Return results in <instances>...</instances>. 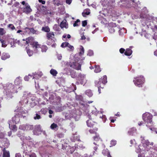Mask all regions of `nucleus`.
<instances>
[{"mask_svg":"<svg viewBox=\"0 0 157 157\" xmlns=\"http://www.w3.org/2000/svg\"><path fill=\"white\" fill-rule=\"evenodd\" d=\"M22 86L18 87V86L12 84L11 83H8L4 87L3 91V97L6 99H9L13 97V94L15 93H17L18 90H21Z\"/></svg>","mask_w":157,"mask_h":157,"instance_id":"nucleus-1","label":"nucleus"},{"mask_svg":"<svg viewBox=\"0 0 157 157\" xmlns=\"http://www.w3.org/2000/svg\"><path fill=\"white\" fill-rule=\"evenodd\" d=\"M62 64H63L64 67L63 70V74H67L70 71V67L77 70H80L81 68V64L78 62H76L71 63L63 61Z\"/></svg>","mask_w":157,"mask_h":157,"instance_id":"nucleus-2","label":"nucleus"},{"mask_svg":"<svg viewBox=\"0 0 157 157\" xmlns=\"http://www.w3.org/2000/svg\"><path fill=\"white\" fill-rule=\"evenodd\" d=\"M82 114L80 110H76L74 108L71 110H69L68 113H66L65 116L66 119H70L73 118L76 121H78L80 118V116Z\"/></svg>","mask_w":157,"mask_h":157,"instance_id":"nucleus-3","label":"nucleus"},{"mask_svg":"<svg viewBox=\"0 0 157 157\" xmlns=\"http://www.w3.org/2000/svg\"><path fill=\"white\" fill-rule=\"evenodd\" d=\"M22 99L24 100H21L19 102V104L23 103L24 105H26L28 101L30 102V105L31 107H34L36 105L34 100L35 99V98L32 97V95L30 94H24L22 97Z\"/></svg>","mask_w":157,"mask_h":157,"instance_id":"nucleus-4","label":"nucleus"},{"mask_svg":"<svg viewBox=\"0 0 157 157\" xmlns=\"http://www.w3.org/2000/svg\"><path fill=\"white\" fill-rule=\"evenodd\" d=\"M120 1L123 6L127 7H133L136 10V11L140 12V11L141 8L137 6L133 0H120Z\"/></svg>","mask_w":157,"mask_h":157,"instance_id":"nucleus-5","label":"nucleus"},{"mask_svg":"<svg viewBox=\"0 0 157 157\" xmlns=\"http://www.w3.org/2000/svg\"><path fill=\"white\" fill-rule=\"evenodd\" d=\"M76 98L77 101H78L80 108L85 112H89V105L85 103L84 101L83 97L82 95H77L76 96Z\"/></svg>","mask_w":157,"mask_h":157,"instance_id":"nucleus-6","label":"nucleus"},{"mask_svg":"<svg viewBox=\"0 0 157 157\" xmlns=\"http://www.w3.org/2000/svg\"><path fill=\"white\" fill-rule=\"evenodd\" d=\"M152 115L148 112H146L143 115V119L145 123H147L146 126L150 127L153 125L152 121Z\"/></svg>","mask_w":157,"mask_h":157,"instance_id":"nucleus-7","label":"nucleus"},{"mask_svg":"<svg viewBox=\"0 0 157 157\" xmlns=\"http://www.w3.org/2000/svg\"><path fill=\"white\" fill-rule=\"evenodd\" d=\"M115 0H104L101 1L100 2L103 6L107 7V9L113 8L115 4Z\"/></svg>","mask_w":157,"mask_h":157,"instance_id":"nucleus-8","label":"nucleus"},{"mask_svg":"<svg viewBox=\"0 0 157 157\" xmlns=\"http://www.w3.org/2000/svg\"><path fill=\"white\" fill-rule=\"evenodd\" d=\"M26 43L27 44H29L32 45L33 48H39L40 47V45L38 44L36 42H34L33 38L32 37H30L26 39Z\"/></svg>","mask_w":157,"mask_h":157,"instance_id":"nucleus-9","label":"nucleus"},{"mask_svg":"<svg viewBox=\"0 0 157 157\" xmlns=\"http://www.w3.org/2000/svg\"><path fill=\"white\" fill-rule=\"evenodd\" d=\"M144 78L142 76L137 77L134 78L133 82L135 86L139 87L142 86V84L144 83Z\"/></svg>","mask_w":157,"mask_h":157,"instance_id":"nucleus-10","label":"nucleus"},{"mask_svg":"<svg viewBox=\"0 0 157 157\" xmlns=\"http://www.w3.org/2000/svg\"><path fill=\"white\" fill-rule=\"evenodd\" d=\"M77 80L80 84L84 85L87 82L86 75L81 73H79L77 77Z\"/></svg>","mask_w":157,"mask_h":157,"instance_id":"nucleus-11","label":"nucleus"},{"mask_svg":"<svg viewBox=\"0 0 157 157\" xmlns=\"http://www.w3.org/2000/svg\"><path fill=\"white\" fill-rule=\"evenodd\" d=\"M109 26V31L111 33H113L116 30H118L119 29V26L118 25H117L115 23L113 22L110 23Z\"/></svg>","mask_w":157,"mask_h":157,"instance_id":"nucleus-12","label":"nucleus"},{"mask_svg":"<svg viewBox=\"0 0 157 157\" xmlns=\"http://www.w3.org/2000/svg\"><path fill=\"white\" fill-rule=\"evenodd\" d=\"M23 104V103H22L21 104L19 103V106L20 107H18L17 109V111L18 112L19 114L22 115V116H24L23 114L27 113V110L29 109H27V108L26 109L27 110L24 109H23V107H22Z\"/></svg>","mask_w":157,"mask_h":157,"instance_id":"nucleus-13","label":"nucleus"},{"mask_svg":"<svg viewBox=\"0 0 157 157\" xmlns=\"http://www.w3.org/2000/svg\"><path fill=\"white\" fill-rule=\"evenodd\" d=\"M33 128V125L29 124H26L20 125L19 126V129L23 131H25L32 130Z\"/></svg>","mask_w":157,"mask_h":157,"instance_id":"nucleus-14","label":"nucleus"},{"mask_svg":"<svg viewBox=\"0 0 157 157\" xmlns=\"http://www.w3.org/2000/svg\"><path fill=\"white\" fill-rule=\"evenodd\" d=\"M43 74L41 71H39L36 73H33V79H38L40 78L42 75Z\"/></svg>","mask_w":157,"mask_h":157,"instance_id":"nucleus-15","label":"nucleus"},{"mask_svg":"<svg viewBox=\"0 0 157 157\" xmlns=\"http://www.w3.org/2000/svg\"><path fill=\"white\" fill-rule=\"evenodd\" d=\"M25 31L27 32L28 31H29V33H33V34H39L40 32L37 30H35L33 28H29L28 27L25 28Z\"/></svg>","mask_w":157,"mask_h":157,"instance_id":"nucleus-16","label":"nucleus"},{"mask_svg":"<svg viewBox=\"0 0 157 157\" xmlns=\"http://www.w3.org/2000/svg\"><path fill=\"white\" fill-rule=\"evenodd\" d=\"M141 138H142L141 140V143L143 144L144 146V147H145V145H146V146H149V145H152L153 144V143L151 142L150 143L148 140H145L144 137H143L141 136Z\"/></svg>","mask_w":157,"mask_h":157,"instance_id":"nucleus-17","label":"nucleus"},{"mask_svg":"<svg viewBox=\"0 0 157 157\" xmlns=\"http://www.w3.org/2000/svg\"><path fill=\"white\" fill-rule=\"evenodd\" d=\"M144 150L145 154L148 152V153L149 155H152L153 154V149L149 146H146L145 147H144Z\"/></svg>","mask_w":157,"mask_h":157,"instance_id":"nucleus-18","label":"nucleus"},{"mask_svg":"<svg viewBox=\"0 0 157 157\" xmlns=\"http://www.w3.org/2000/svg\"><path fill=\"white\" fill-rule=\"evenodd\" d=\"M88 113L86 112L87 116L88 117L90 120H87L86 121V124L87 126L89 127H91L93 126V121L91 120V116L89 115V113Z\"/></svg>","mask_w":157,"mask_h":157,"instance_id":"nucleus-19","label":"nucleus"},{"mask_svg":"<svg viewBox=\"0 0 157 157\" xmlns=\"http://www.w3.org/2000/svg\"><path fill=\"white\" fill-rule=\"evenodd\" d=\"M35 129L33 131V133L34 135H39L40 134L41 132H42V131L41 130L40 125H38L36 126Z\"/></svg>","mask_w":157,"mask_h":157,"instance_id":"nucleus-20","label":"nucleus"},{"mask_svg":"<svg viewBox=\"0 0 157 157\" xmlns=\"http://www.w3.org/2000/svg\"><path fill=\"white\" fill-rule=\"evenodd\" d=\"M32 10L30 8V6L28 3L25 4V7L23 9V12L26 13H28L32 11Z\"/></svg>","mask_w":157,"mask_h":157,"instance_id":"nucleus-21","label":"nucleus"},{"mask_svg":"<svg viewBox=\"0 0 157 157\" xmlns=\"http://www.w3.org/2000/svg\"><path fill=\"white\" fill-rule=\"evenodd\" d=\"M11 121V122H13V123L17 124L20 121V118L18 115H16L12 118V120L10 121Z\"/></svg>","mask_w":157,"mask_h":157,"instance_id":"nucleus-22","label":"nucleus"},{"mask_svg":"<svg viewBox=\"0 0 157 157\" xmlns=\"http://www.w3.org/2000/svg\"><path fill=\"white\" fill-rule=\"evenodd\" d=\"M0 148L1 149V150H2L3 155V157H10V153L8 151H6L5 150V148L3 149L2 148V147L0 146Z\"/></svg>","mask_w":157,"mask_h":157,"instance_id":"nucleus-23","label":"nucleus"},{"mask_svg":"<svg viewBox=\"0 0 157 157\" xmlns=\"http://www.w3.org/2000/svg\"><path fill=\"white\" fill-rule=\"evenodd\" d=\"M60 27L61 28H65L67 29L68 28V25L66 20H64L61 22L60 24Z\"/></svg>","mask_w":157,"mask_h":157,"instance_id":"nucleus-24","label":"nucleus"},{"mask_svg":"<svg viewBox=\"0 0 157 157\" xmlns=\"http://www.w3.org/2000/svg\"><path fill=\"white\" fill-rule=\"evenodd\" d=\"M8 124H9L10 129L14 131H16L17 129V127L15 125H12L11 121H8Z\"/></svg>","mask_w":157,"mask_h":157,"instance_id":"nucleus-25","label":"nucleus"},{"mask_svg":"<svg viewBox=\"0 0 157 157\" xmlns=\"http://www.w3.org/2000/svg\"><path fill=\"white\" fill-rule=\"evenodd\" d=\"M147 8L146 7H144L142 9H141V14L140 15V17L142 18L144 17V15H145V13H147Z\"/></svg>","mask_w":157,"mask_h":157,"instance_id":"nucleus-26","label":"nucleus"},{"mask_svg":"<svg viewBox=\"0 0 157 157\" xmlns=\"http://www.w3.org/2000/svg\"><path fill=\"white\" fill-rule=\"evenodd\" d=\"M22 80L21 78L20 77H18L16 78L14 81V83L15 85L16 86L19 85L21 83Z\"/></svg>","mask_w":157,"mask_h":157,"instance_id":"nucleus-27","label":"nucleus"},{"mask_svg":"<svg viewBox=\"0 0 157 157\" xmlns=\"http://www.w3.org/2000/svg\"><path fill=\"white\" fill-rule=\"evenodd\" d=\"M136 131L135 128H133L129 129L128 132V134L130 135L133 136L134 135Z\"/></svg>","mask_w":157,"mask_h":157,"instance_id":"nucleus-28","label":"nucleus"},{"mask_svg":"<svg viewBox=\"0 0 157 157\" xmlns=\"http://www.w3.org/2000/svg\"><path fill=\"white\" fill-rule=\"evenodd\" d=\"M94 142H95L96 143L98 144L99 142H101V140L99 136V135L97 134H96L95 136L93 137Z\"/></svg>","mask_w":157,"mask_h":157,"instance_id":"nucleus-29","label":"nucleus"},{"mask_svg":"<svg viewBox=\"0 0 157 157\" xmlns=\"http://www.w3.org/2000/svg\"><path fill=\"white\" fill-rule=\"evenodd\" d=\"M71 140L73 142H75L76 141H80L79 136V135H74V136L71 138Z\"/></svg>","mask_w":157,"mask_h":157,"instance_id":"nucleus-30","label":"nucleus"},{"mask_svg":"<svg viewBox=\"0 0 157 157\" xmlns=\"http://www.w3.org/2000/svg\"><path fill=\"white\" fill-rule=\"evenodd\" d=\"M10 57V55L8 53H3L1 56V59L2 60H5Z\"/></svg>","mask_w":157,"mask_h":157,"instance_id":"nucleus-31","label":"nucleus"},{"mask_svg":"<svg viewBox=\"0 0 157 157\" xmlns=\"http://www.w3.org/2000/svg\"><path fill=\"white\" fill-rule=\"evenodd\" d=\"M54 34L53 32H50L47 33V36L48 38V39L49 40H52V38L54 37Z\"/></svg>","mask_w":157,"mask_h":157,"instance_id":"nucleus-32","label":"nucleus"},{"mask_svg":"<svg viewBox=\"0 0 157 157\" xmlns=\"http://www.w3.org/2000/svg\"><path fill=\"white\" fill-rule=\"evenodd\" d=\"M119 34L120 36H122L125 33H126V31L124 28H121L118 30Z\"/></svg>","mask_w":157,"mask_h":157,"instance_id":"nucleus-33","label":"nucleus"},{"mask_svg":"<svg viewBox=\"0 0 157 157\" xmlns=\"http://www.w3.org/2000/svg\"><path fill=\"white\" fill-rule=\"evenodd\" d=\"M132 53V51L130 48H127L124 52V54L127 56H130Z\"/></svg>","mask_w":157,"mask_h":157,"instance_id":"nucleus-34","label":"nucleus"},{"mask_svg":"<svg viewBox=\"0 0 157 157\" xmlns=\"http://www.w3.org/2000/svg\"><path fill=\"white\" fill-rule=\"evenodd\" d=\"M85 94L89 97H90L93 95V94L90 90H86L85 92Z\"/></svg>","mask_w":157,"mask_h":157,"instance_id":"nucleus-35","label":"nucleus"},{"mask_svg":"<svg viewBox=\"0 0 157 157\" xmlns=\"http://www.w3.org/2000/svg\"><path fill=\"white\" fill-rule=\"evenodd\" d=\"M90 13L89 10L87 9L85 10L82 13V14L83 17H86V15H88Z\"/></svg>","mask_w":157,"mask_h":157,"instance_id":"nucleus-36","label":"nucleus"},{"mask_svg":"<svg viewBox=\"0 0 157 157\" xmlns=\"http://www.w3.org/2000/svg\"><path fill=\"white\" fill-rule=\"evenodd\" d=\"M99 146V144L96 143L95 142H94L92 145L93 148L95 151H97L98 148V147Z\"/></svg>","mask_w":157,"mask_h":157,"instance_id":"nucleus-37","label":"nucleus"},{"mask_svg":"<svg viewBox=\"0 0 157 157\" xmlns=\"http://www.w3.org/2000/svg\"><path fill=\"white\" fill-rule=\"evenodd\" d=\"M91 113L92 114L96 116L98 113H102V112L101 111L99 112L98 111H97L96 108H94V109L92 110Z\"/></svg>","mask_w":157,"mask_h":157,"instance_id":"nucleus-38","label":"nucleus"},{"mask_svg":"<svg viewBox=\"0 0 157 157\" xmlns=\"http://www.w3.org/2000/svg\"><path fill=\"white\" fill-rule=\"evenodd\" d=\"M41 30L42 31L47 33L49 32L50 31V29L48 26L42 27Z\"/></svg>","mask_w":157,"mask_h":157,"instance_id":"nucleus-39","label":"nucleus"},{"mask_svg":"<svg viewBox=\"0 0 157 157\" xmlns=\"http://www.w3.org/2000/svg\"><path fill=\"white\" fill-rule=\"evenodd\" d=\"M58 127L57 125L56 124H55V123H53L50 126V128L54 130H57Z\"/></svg>","mask_w":157,"mask_h":157,"instance_id":"nucleus-40","label":"nucleus"},{"mask_svg":"<svg viewBox=\"0 0 157 157\" xmlns=\"http://www.w3.org/2000/svg\"><path fill=\"white\" fill-rule=\"evenodd\" d=\"M76 148V147H75H75H71L69 149V150L68 151V153L72 154Z\"/></svg>","mask_w":157,"mask_h":157,"instance_id":"nucleus-41","label":"nucleus"},{"mask_svg":"<svg viewBox=\"0 0 157 157\" xmlns=\"http://www.w3.org/2000/svg\"><path fill=\"white\" fill-rule=\"evenodd\" d=\"M50 73L53 76H56L58 73L56 70L53 69L50 71Z\"/></svg>","mask_w":157,"mask_h":157,"instance_id":"nucleus-42","label":"nucleus"},{"mask_svg":"<svg viewBox=\"0 0 157 157\" xmlns=\"http://www.w3.org/2000/svg\"><path fill=\"white\" fill-rule=\"evenodd\" d=\"M41 48L42 52H46L48 50V48L46 45H43L41 46Z\"/></svg>","mask_w":157,"mask_h":157,"instance_id":"nucleus-43","label":"nucleus"},{"mask_svg":"<svg viewBox=\"0 0 157 157\" xmlns=\"http://www.w3.org/2000/svg\"><path fill=\"white\" fill-rule=\"evenodd\" d=\"M102 80V79H100L99 80V81H95V85L97 86H98H98H100V85L101 84V83H102L101 81Z\"/></svg>","mask_w":157,"mask_h":157,"instance_id":"nucleus-44","label":"nucleus"},{"mask_svg":"<svg viewBox=\"0 0 157 157\" xmlns=\"http://www.w3.org/2000/svg\"><path fill=\"white\" fill-rule=\"evenodd\" d=\"M101 79H102L101 82L103 84H105L107 82V76L106 75L103 76V78Z\"/></svg>","mask_w":157,"mask_h":157,"instance_id":"nucleus-45","label":"nucleus"},{"mask_svg":"<svg viewBox=\"0 0 157 157\" xmlns=\"http://www.w3.org/2000/svg\"><path fill=\"white\" fill-rule=\"evenodd\" d=\"M84 48L82 46H80V51L79 53V55L80 56H81L83 55L84 53Z\"/></svg>","mask_w":157,"mask_h":157,"instance_id":"nucleus-46","label":"nucleus"},{"mask_svg":"<svg viewBox=\"0 0 157 157\" xmlns=\"http://www.w3.org/2000/svg\"><path fill=\"white\" fill-rule=\"evenodd\" d=\"M95 70L94 72L96 73H98L101 71V69L98 65H95Z\"/></svg>","mask_w":157,"mask_h":157,"instance_id":"nucleus-47","label":"nucleus"},{"mask_svg":"<svg viewBox=\"0 0 157 157\" xmlns=\"http://www.w3.org/2000/svg\"><path fill=\"white\" fill-rule=\"evenodd\" d=\"M102 153L104 155H107V156L109 154H110V153L107 149H106L102 150Z\"/></svg>","mask_w":157,"mask_h":157,"instance_id":"nucleus-48","label":"nucleus"},{"mask_svg":"<svg viewBox=\"0 0 157 157\" xmlns=\"http://www.w3.org/2000/svg\"><path fill=\"white\" fill-rule=\"evenodd\" d=\"M41 118L40 116L38 113H36L34 116L33 118L34 120H39Z\"/></svg>","mask_w":157,"mask_h":157,"instance_id":"nucleus-49","label":"nucleus"},{"mask_svg":"<svg viewBox=\"0 0 157 157\" xmlns=\"http://www.w3.org/2000/svg\"><path fill=\"white\" fill-rule=\"evenodd\" d=\"M80 21L79 19H77L76 21H75L73 24V26L74 27H75L77 26H78L80 23Z\"/></svg>","mask_w":157,"mask_h":157,"instance_id":"nucleus-50","label":"nucleus"},{"mask_svg":"<svg viewBox=\"0 0 157 157\" xmlns=\"http://www.w3.org/2000/svg\"><path fill=\"white\" fill-rule=\"evenodd\" d=\"M42 114H45L48 112V109L46 108H42L40 111Z\"/></svg>","mask_w":157,"mask_h":157,"instance_id":"nucleus-51","label":"nucleus"},{"mask_svg":"<svg viewBox=\"0 0 157 157\" xmlns=\"http://www.w3.org/2000/svg\"><path fill=\"white\" fill-rule=\"evenodd\" d=\"M8 28L11 29L12 30H13L15 29V27L13 25V24H9L7 25Z\"/></svg>","mask_w":157,"mask_h":157,"instance_id":"nucleus-52","label":"nucleus"},{"mask_svg":"<svg viewBox=\"0 0 157 157\" xmlns=\"http://www.w3.org/2000/svg\"><path fill=\"white\" fill-rule=\"evenodd\" d=\"M33 77L32 75L29 74L28 76H25L24 78V79L25 81H28L30 78Z\"/></svg>","mask_w":157,"mask_h":157,"instance_id":"nucleus-53","label":"nucleus"},{"mask_svg":"<svg viewBox=\"0 0 157 157\" xmlns=\"http://www.w3.org/2000/svg\"><path fill=\"white\" fill-rule=\"evenodd\" d=\"M69 45V43L67 42H63L62 44L61 45V47L63 48H64L66 47H67L68 45Z\"/></svg>","mask_w":157,"mask_h":157,"instance_id":"nucleus-54","label":"nucleus"},{"mask_svg":"<svg viewBox=\"0 0 157 157\" xmlns=\"http://www.w3.org/2000/svg\"><path fill=\"white\" fill-rule=\"evenodd\" d=\"M75 147H77V148L78 149H84L85 148V147L84 146H83V145H78L77 144H75Z\"/></svg>","mask_w":157,"mask_h":157,"instance_id":"nucleus-55","label":"nucleus"},{"mask_svg":"<svg viewBox=\"0 0 157 157\" xmlns=\"http://www.w3.org/2000/svg\"><path fill=\"white\" fill-rule=\"evenodd\" d=\"M53 29L55 31H59V26H58L57 25H55L53 27Z\"/></svg>","mask_w":157,"mask_h":157,"instance_id":"nucleus-56","label":"nucleus"},{"mask_svg":"<svg viewBox=\"0 0 157 157\" xmlns=\"http://www.w3.org/2000/svg\"><path fill=\"white\" fill-rule=\"evenodd\" d=\"M27 52L29 56H31L33 55V52L30 49H27Z\"/></svg>","mask_w":157,"mask_h":157,"instance_id":"nucleus-57","label":"nucleus"},{"mask_svg":"<svg viewBox=\"0 0 157 157\" xmlns=\"http://www.w3.org/2000/svg\"><path fill=\"white\" fill-rule=\"evenodd\" d=\"M53 3L55 5H56L57 6H59V5H60L59 1V0H53Z\"/></svg>","mask_w":157,"mask_h":157,"instance_id":"nucleus-58","label":"nucleus"},{"mask_svg":"<svg viewBox=\"0 0 157 157\" xmlns=\"http://www.w3.org/2000/svg\"><path fill=\"white\" fill-rule=\"evenodd\" d=\"M117 142L115 140H112L111 141L110 147L115 146Z\"/></svg>","mask_w":157,"mask_h":157,"instance_id":"nucleus-59","label":"nucleus"},{"mask_svg":"<svg viewBox=\"0 0 157 157\" xmlns=\"http://www.w3.org/2000/svg\"><path fill=\"white\" fill-rule=\"evenodd\" d=\"M131 17H132V18L133 19H137L139 17V16L138 15H135L134 14H132L131 15Z\"/></svg>","mask_w":157,"mask_h":157,"instance_id":"nucleus-60","label":"nucleus"},{"mask_svg":"<svg viewBox=\"0 0 157 157\" xmlns=\"http://www.w3.org/2000/svg\"><path fill=\"white\" fill-rule=\"evenodd\" d=\"M5 141H6V143L5 144L4 147H8L10 144L9 140L7 139H4Z\"/></svg>","mask_w":157,"mask_h":157,"instance_id":"nucleus-61","label":"nucleus"},{"mask_svg":"<svg viewBox=\"0 0 157 157\" xmlns=\"http://www.w3.org/2000/svg\"><path fill=\"white\" fill-rule=\"evenodd\" d=\"M87 55L89 56H92L93 55V51L91 50H89Z\"/></svg>","mask_w":157,"mask_h":157,"instance_id":"nucleus-62","label":"nucleus"},{"mask_svg":"<svg viewBox=\"0 0 157 157\" xmlns=\"http://www.w3.org/2000/svg\"><path fill=\"white\" fill-rule=\"evenodd\" d=\"M5 33V31L3 28H0V35H2Z\"/></svg>","mask_w":157,"mask_h":157,"instance_id":"nucleus-63","label":"nucleus"},{"mask_svg":"<svg viewBox=\"0 0 157 157\" xmlns=\"http://www.w3.org/2000/svg\"><path fill=\"white\" fill-rule=\"evenodd\" d=\"M80 155L78 152H75L73 155L74 157H80Z\"/></svg>","mask_w":157,"mask_h":157,"instance_id":"nucleus-64","label":"nucleus"}]
</instances>
